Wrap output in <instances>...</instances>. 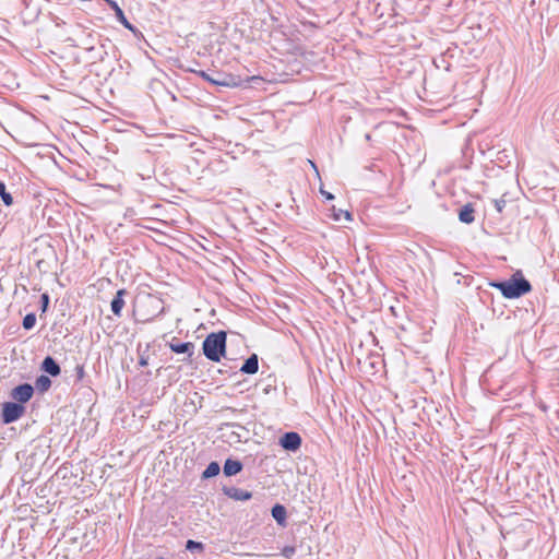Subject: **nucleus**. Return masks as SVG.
<instances>
[{
  "label": "nucleus",
  "mask_w": 559,
  "mask_h": 559,
  "mask_svg": "<svg viewBox=\"0 0 559 559\" xmlns=\"http://www.w3.org/2000/svg\"><path fill=\"white\" fill-rule=\"evenodd\" d=\"M490 285L499 289L504 298H519L532 290L531 283L520 271L515 272L508 281L493 282Z\"/></svg>",
  "instance_id": "1"
},
{
  "label": "nucleus",
  "mask_w": 559,
  "mask_h": 559,
  "mask_svg": "<svg viewBox=\"0 0 559 559\" xmlns=\"http://www.w3.org/2000/svg\"><path fill=\"white\" fill-rule=\"evenodd\" d=\"M227 335L224 331L209 334L202 344L204 356L215 362H218L226 353Z\"/></svg>",
  "instance_id": "2"
},
{
  "label": "nucleus",
  "mask_w": 559,
  "mask_h": 559,
  "mask_svg": "<svg viewBox=\"0 0 559 559\" xmlns=\"http://www.w3.org/2000/svg\"><path fill=\"white\" fill-rule=\"evenodd\" d=\"M25 412V407L19 403L7 402L3 404L1 419L3 424L16 421Z\"/></svg>",
  "instance_id": "3"
},
{
  "label": "nucleus",
  "mask_w": 559,
  "mask_h": 559,
  "mask_svg": "<svg viewBox=\"0 0 559 559\" xmlns=\"http://www.w3.org/2000/svg\"><path fill=\"white\" fill-rule=\"evenodd\" d=\"M278 443L284 450L295 452L301 445V437L295 431L285 432Z\"/></svg>",
  "instance_id": "4"
},
{
  "label": "nucleus",
  "mask_w": 559,
  "mask_h": 559,
  "mask_svg": "<svg viewBox=\"0 0 559 559\" xmlns=\"http://www.w3.org/2000/svg\"><path fill=\"white\" fill-rule=\"evenodd\" d=\"M33 394L34 386L29 383L20 384L11 391V397L21 405L28 402Z\"/></svg>",
  "instance_id": "5"
},
{
  "label": "nucleus",
  "mask_w": 559,
  "mask_h": 559,
  "mask_svg": "<svg viewBox=\"0 0 559 559\" xmlns=\"http://www.w3.org/2000/svg\"><path fill=\"white\" fill-rule=\"evenodd\" d=\"M224 495L236 501H247L252 498V492L241 489L239 487H224Z\"/></svg>",
  "instance_id": "6"
},
{
  "label": "nucleus",
  "mask_w": 559,
  "mask_h": 559,
  "mask_svg": "<svg viewBox=\"0 0 559 559\" xmlns=\"http://www.w3.org/2000/svg\"><path fill=\"white\" fill-rule=\"evenodd\" d=\"M169 348L176 354H187L188 358H190L193 354L194 345L191 342L180 343L176 337L171 340L168 344Z\"/></svg>",
  "instance_id": "7"
},
{
  "label": "nucleus",
  "mask_w": 559,
  "mask_h": 559,
  "mask_svg": "<svg viewBox=\"0 0 559 559\" xmlns=\"http://www.w3.org/2000/svg\"><path fill=\"white\" fill-rule=\"evenodd\" d=\"M41 370L51 377H58L61 373L59 364L51 356L44 358L41 362Z\"/></svg>",
  "instance_id": "8"
},
{
  "label": "nucleus",
  "mask_w": 559,
  "mask_h": 559,
  "mask_svg": "<svg viewBox=\"0 0 559 559\" xmlns=\"http://www.w3.org/2000/svg\"><path fill=\"white\" fill-rule=\"evenodd\" d=\"M127 294L126 289H119L110 302V309L116 317H121V311L124 306L123 296Z\"/></svg>",
  "instance_id": "9"
},
{
  "label": "nucleus",
  "mask_w": 559,
  "mask_h": 559,
  "mask_svg": "<svg viewBox=\"0 0 559 559\" xmlns=\"http://www.w3.org/2000/svg\"><path fill=\"white\" fill-rule=\"evenodd\" d=\"M259 370V358L257 354L249 356L242 364L240 371L247 374H254Z\"/></svg>",
  "instance_id": "10"
},
{
  "label": "nucleus",
  "mask_w": 559,
  "mask_h": 559,
  "mask_svg": "<svg viewBox=\"0 0 559 559\" xmlns=\"http://www.w3.org/2000/svg\"><path fill=\"white\" fill-rule=\"evenodd\" d=\"M242 463L237 460L227 459L223 466V472L225 476L230 477L242 471Z\"/></svg>",
  "instance_id": "11"
},
{
  "label": "nucleus",
  "mask_w": 559,
  "mask_h": 559,
  "mask_svg": "<svg viewBox=\"0 0 559 559\" xmlns=\"http://www.w3.org/2000/svg\"><path fill=\"white\" fill-rule=\"evenodd\" d=\"M475 209L472 203H467L461 207L459 219L464 224H472L475 221Z\"/></svg>",
  "instance_id": "12"
},
{
  "label": "nucleus",
  "mask_w": 559,
  "mask_h": 559,
  "mask_svg": "<svg viewBox=\"0 0 559 559\" xmlns=\"http://www.w3.org/2000/svg\"><path fill=\"white\" fill-rule=\"evenodd\" d=\"M271 514L273 516V519L276 521V523L283 527L286 526V516H287V512H286V508L280 503H276L272 510H271Z\"/></svg>",
  "instance_id": "13"
},
{
  "label": "nucleus",
  "mask_w": 559,
  "mask_h": 559,
  "mask_svg": "<svg viewBox=\"0 0 559 559\" xmlns=\"http://www.w3.org/2000/svg\"><path fill=\"white\" fill-rule=\"evenodd\" d=\"M51 386V380L48 376L41 374L37 377L34 385V390L36 389L40 393H45Z\"/></svg>",
  "instance_id": "14"
},
{
  "label": "nucleus",
  "mask_w": 559,
  "mask_h": 559,
  "mask_svg": "<svg viewBox=\"0 0 559 559\" xmlns=\"http://www.w3.org/2000/svg\"><path fill=\"white\" fill-rule=\"evenodd\" d=\"M221 466L217 462H211L202 473V478L207 479L219 474Z\"/></svg>",
  "instance_id": "15"
},
{
  "label": "nucleus",
  "mask_w": 559,
  "mask_h": 559,
  "mask_svg": "<svg viewBox=\"0 0 559 559\" xmlns=\"http://www.w3.org/2000/svg\"><path fill=\"white\" fill-rule=\"evenodd\" d=\"M0 197H1L4 205L10 206L13 204V198L9 192H7L5 185L1 180H0Z\"/></svg>",
  "instance_id": "16"
},
{
  "label": "nucleus",
  "mask_w": 559,
  "mask_h": 559,
  "mask_svg": "<svg viewBox=\"0 0 559 559\" xmlns=\"http://www.w3.org/2000/svg\"><path fill=\"white\" fill-rule=\"evenodd\" d=\"M35 324H36V316L34 312L27 313L23 318L22 326L25 330H32L35 326Z\"/></svg>",
  "instance_id": "17"
},
{
  "label": "nucleus",
  "mask_w": 559,
  "mask_h": 559,
  "mask_svg": "<svg viewBox=\"0 0 559 559\" xmlns=\"http://www.w3.org/2000/svg\"><path fill=\"white\" fill-rule=\"evenodd\" d=\"M198 74L204 79L205 81L207 82H211L212 84L214 85H222V86H229V83L228 82H225V81H219V80H215L213 79L212 76H210L209 73H206L205 71H199Z\"/></svg>",
  "instance_id": "18"
},
{
  "label": "nucleus",
  "mask_w": 559,
  "mask_h": 559,
  "mask_svg": "<svg viewBox=\"0 0 559 559\" xmlns=\"http://www.w3.org/2000/svg\"><path fill=\"white\" fill-rule=\"evenodd\" d=\"M186 549L189 551L199 550L200 552H202L204 550V545L201 542L189 539L186 543Z\"/></svg>",
  "instance_id": "19"
},
{
  "label": "nucleus",
  "mask_w": 559,
  "mask_h": 559,
  "mask_svg": "<svg viewBox=\"0 0 559 559\" xmlns=\"http://www.w3.org/2000/svg\"><path fill=\"white\" fill-rule=\"evenodd\" d=\"M342 216H344L347 221H352V214L348 211L345 210H335L333 207V217L335 221H341Z\"/></svg>",
  "instance_id": "20"
},
{
  "label": "nucleus",
  "mask_w": 559,
  "mask_h": 559,
  "mask_svg": "<svg viewBox=\"0 0 559 559\" xmlns=\"http://www.w3.org/2000/svg\"><path fill=\"white\" fill-rule=\"evenodd\" d=\"M50 302V297L47 293L41 294L40 296V311L41 313L47 312Z\"/></svg>",
  "instance_id": "21"
},
{
  "label": "nucleus",
  "mask_w": 559,
  "mask_h": 559,
  "mask_svg": "<svg viewBox=\"0 0 559 559\" xmlns=\"http://www.w3.org/2000/svg\"><path fill=\"white\" fill-rule=\"evenodd\" d=\"M493 204H495L496 210L499 213H501L503 211V209L506 207V204H507V200L504 199V195L501 197L500 199L493 200Z\"/></svg>",
  "instance_id": "22"
},
{
  "label": "nucleus",
  "mask_w": 559,
  "mask_h": 559,
  "mask_svg": "<svg viewBox=\"0 0 559 559\" xmlns=\"http://www.w3.org/2000/svg\"><path fill=\"white\" fill-rule=\"evenodd\" d=\"M295 552L296 548L294 546H285L282 550V555L287 559H290Z\"/></svg>",
  "instance_id": "23"
},
{
  "label": "nucleus",
  "mask_w": 559,
  "mask_h": 559,
  "mask_svg": "<svg viewBox=\"0 0 559 559\" xmlns=\"http://www.w3.org/2000/svg\"><path fill=\"white\" fill-rule=\"evenodd\" d=\"M320 193L326 199V200H333L334 195L322 188L320 189Z\"/></svg>",
  "instance_id": "24"
},
{
  "label": "nucleus",
  "mask_w": 559,
  "mask_h": 559,
  "mask_svg": "<svg viewBox=\"0 0 559 559\" xmlns=\"http://www.w3.org/2000/svg\"><path fill=\"white\" fill-rule=\"evenodd\" d=\"M139 365L144 367L148 365V357L147 356H141L139 359Z\"/></svg>",
  "instance_id": "25"
},
{
  "label": "nucleus",
  "mask_w": 559,
  "mask_h": 559,
  "mask_svg": "<svg viewBox=\"0 0 559 559\" xmlns=\"http://www.w3.org/2000/svg\"><path fill=\"white\" fill-rule=\"evenodd\" d=\"M76 369H78V374H79V377L81 378V377L83 376V373H84V369H83V367H82V366H81V367H78Z\"/></svg>",
  "instance_id": "26"
},
{
  "label": "nucleus",
  "mask_w": 559,
  "mask_h": 559,
  "mask_svg": "<svg viewBox=\"0 0 559 559\" xmlns=\"http://www.w3.org/2000/svg\"><path fill=\"white\" fill-rule=\"evenodd\" d=\"M270 389H271V385H267V386H265V388L263 389V392H264L265 394H267V393L270 392Z\"/></svg>",
  "instance_id": "27"
},
{
  "label": "nucleus",
  "mask_w": 559,
  "mask_h": 559,
  "mask_svg": "<svg viewBox=\"0 0 559 559\" xmlns=\"http://www.w3.org/2000/svg\"><path fill=\"white\" fill-rule=\"evenodd\" d=\"M365 139H366L367 141H370V140H371V135H370L369 133H366V134H365Z\"/></svg>",
  "instance_id": "28"
},
{
  "label": "nucleus",
  "mask_w": 559,
  "mask_h": 559,
  "mask_svg": "<svg viewBox=\"0 0 559 559\" xmlns=\"http://www.w3.org/2000/svg\"><path fill=\"white\" fill-rule=\"evenodd\" d=\"M556 115H559V108L556 110Z\"/></svg>",
  "instance_id": "29"
},
{
  "label": "nucleus",
  "mask_w": 559,
  "mask_h": 559,
  "mask_svg": "<svg viewBox=\"0 0 559 559\" xmlns=\"http://www.w3.org/2000/svg\"><path fill=\"white\" fill-rule=\"evenodd\" d=\"M156 559H164V558L159 557V558H156Z\"/></svg>",
  "instance_id": "30"
}]
</instances>
